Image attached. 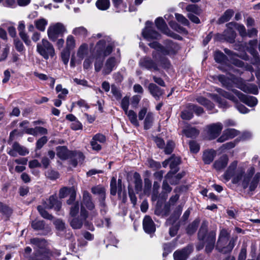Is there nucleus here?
Wrapping results in <instances>:
<instances>
[{
  "mask_svg": "<svg viewBox=\"0 0 260 260\" xmlns=\"http://www.w3.org/2000/svg\"><path fill=\"white\" fill-rule=\"evenodd\" d=\"M244 164L238 165V162L234 160L232 162L223 175V178L226 181L232 178V183L241 186L244 189L248 188L250 191L256 188L260 179V173H256L254 176L255 169L253 167L247 170Z\"/></svg>",
  "mask_w": 260,
  "mask_h": 260,
  "instance_id": "nucleus-1",
  "label": "nucleus"
},
{
  "mask_svg": "<svg viewBox=\"0 0 260 260\" xmlns=\"http://www.w3.org/2000/svg\"><path fill=\"white\" fill-rule=\"evenodd\" d=\"M219 81L222 83L223 86L230 89L232 87V83L236 85V86L246 93H249L253 94L258 93V89L256 85L253 84H246L244 81L240 78L232 77L230 79L226 78L224 75H219L218 76Z\"/></svg>",
  "mask_w": 260,
  "mask_h": 260,
  "instance_id": "nucleus-2",
  "label": "nucleus"
},
{
  "mask_svg": "<svg viewBox=\"0 0 260 260\" xmlns=\"http://www.w3.org/2000/svg\"><path fill=\"white\" fill-rule=\"evenodd\" d=\"M208 222L204 220L198 233V238L200 241L204 242L205 245L206 252H211L214 247L216 233L215 231L207 232Z\"/></svg>",
  "mask_w": 260,
  "mask_h": 260,
  "instance_id": "nucleus-3",
  "label": "nucleus"
},
{
  "mask_svg": "<svg viewBox=\"0 0 260 260\" xmlns=\"http://www.w3.org/2000/svg\"><path fill=\"white\" fill-rule=\"evenodd\" d=\"M230 233L225 229H222L219 235L216 249L220 252L226 253L231 252L235 245L236 238L229 240Z\"/></svg>",
  "mask_w": 260,
  "mask_h": 260,
  "instance_id": "nucleus-4",
  "label": "nucleus"
},
{
  "mask_svg": "<svg viewBox=\"0 0 260 260\" xmlns=\"http://www.w3.org/2000/svg\"><path fill=\"white\" fill-rule=\"evenodd\" d=\"M30 243L34 246L36 252L29 260H51L50 253L44 249L46 241L44 239L33 238L30 240Z\"/></svg>",
  "mask_w": 260,
  "mask_h": 260,
  "instance_id": "nucleus-5",
  "label": "nucleus"
},
{
  "mask_svg": "<svg viewBox=\"0 0 260 260\" xmlns=\"http://www.w3.org/2000/svg\"><path fill=\"white\" fill-rule=\"evenodd\" d=\"M37 51L46 60L49 58H53L55 55L53 45L46 39H43L37 44Z\"/></svg>",
  "mask_w": 260,
  "mask_h": 260,
  "instance_id": "nucleus-6",
  "label": "nucleus"
},
{
  "mask_svg": "<svg viewBox=\"0 0 260 260\" xmlns=\"http://www.w3.org/2000/svg\"><path fill=\"white\" fill-rule=\"evenodd\" d=\"M113 47L114 44L111 38L105 36L97 43L95 48L96 54L104 57L112 52Z\"/></svg>",
  "mask_w": 260,
  "mask_h": 260,
  "instance_id": "nucleus-7",
  "label": "nucleus"
},
{
  "mask_svg": "<svg viewBox=\"0 0 260 260\" xmlns=\"http://www.w3.org/2000/svg\"><path fill=\"white\" fill-rule=\"evenodd\" d=\"M150 47L154 48L156 51L163 55H172L175 54L179 49L178 46L171 41H168L165 47L160 46L157 42L149 44Z\"/></svg>",
  "mask_w": 260,
  "mask_h": 260,
  "instance_id": "nucleus-8",
  "label": "nucleus"
},
{
  "mask_svg": "<svg viewBox=\"0 0 260 260\" xmlns=\"http://www.w3.org/2000/svg\"><path fill=\"white\" fill-rule=\"evenodd\" d=\"M67 31L64 25L60 22L50 24L47 29V36L52 42H55L57 39L62 36Z\"/></svg>",
  "mask_w": 260,
  "mask_h": 260,
  "instance_id": "nucleus-9",
  "label": "nucleus"
},
{
  "mask_svg": "<svg viewBox=\"0 0 260 260\" xmlns=\"http://www.w3.org/2000/svg\"><path fill=\"white\" fill-rule=\"evenodd\" d=\"M85 207H86L90 210H92L94 208V205L91 200V196L87 191H84L83 192V202L81 207L80 215L84 219H86L88 215V213L85 210Z\"/></svg>",
  "mask_w": 260,
  "mask_h": 260,
  "instance_id": "nucleus-10",
  "label": "nucleus"
},
{
  "mask_svg": "<svg viewBox=\"0 0 260 260\" xmlns=\"http://www.w3.org/2000/svg\"><path fill=\"white\" fill-rule=\"evenodd\" d=\"M152 22L147 21L145 24V27L142 32L143 37L148 41L157 40L159 39L160 37L157 31L152 29Z\"/></svg>",
  "mask_w": 260,
  "mask_h": 260,
  "instance_id": "nucleus-11",
  "label": "nucleus"
},
{
  "mask_svg": "<svg viewBox=\"0 0 260 260\" xmlns=\"http://www.w3.org/2000/svg\"><path fill=\"white\" fill-rule=\"evenodd\" d=\"M120 62L119 57H110L107 59L102 70L104 75L110 74Z\"/></svg>",
  "mask_w": 260,
  "mask_h": 260,
  "instance_id": "nucleus-12",
  "label": "nucleus"
},
{
  "mask_svg": "<svg viewBox=\"0 0 260 260\" xmlns=\"http://www.w3.org/2000/svg\"><path fill=\"white\" fill-rule=\"evenodd\" d=\"M232 92L241 102L249 107H254L257 104V100L256 98L254 96L245 95L236 89H233Z\"/></svg>",
  "mask_w": 260,
  "mask_h": 260,
  "instance_id": "nucleus-13",
  "label": "nucleus"
},
{
  "mask_svg": "<svg viewBox=\"0 0 260 260\" xmlns=\"http://www.w3.org/2000/svg\"><path fill=\"white\" fill-rule=\"evenodd\" d=\"M222 128V124L220 122H217L208 125L207 126V130L209 138L210 139H214L217 138L220 134Z\"/></svg>",
  "mask_w": 260,
  "mask_h": 260,
  "instance_id": "nucleus-14",
  "label": "nucleus"
},
{
  "mask_svg": "<svg viewBox=\"0 0 260 260\" xmlns=\"http://www.w3.org/2000/svg\"><path fill=\"white\" fill-rule=\"evenodd\" d=\"M193 251V246L188 245L181 250L174 252L173 257L174 260H186Z\"/></svg>",
  "mask_w": 260,
  "mask_h": 260,
  "instance_id": "nucleus-15",
  "label": "nucleus"
},
{
  "mask_svg": "<svg viewBox=\"0 0 260 260\" xmlns=\"http://www.w3.org/2000/svg\"><path fill=\"white\" fill-rule=\"evenodd\" d=\"M106 141V137L102 134L98 133L93 136L90 144L93 150L100 151L102 149V146L99 143H104Z\"/></svg>",
  "mask_w": 260,
  "mask_h": 260,
  "instance_id": "nucleus-16",
  "label": "nucleus"
},
{
  "mask_svg": "<svg viewBox=\"0 0 260 260\" xmlns=\"http://www.w3.org/2000/svg\"><path fill=\"white\" fill-rule=\"evenodd\" d=\"M139 65L141 67L147 70H158V65L156 63L155 59L152 60L150 58L147 57L141 58L139 61Z\"/></svg>",
  "mask_w": 260,
  "mask_h": 260,
  "instance_id": "nucleus-17",
  "label": "nucleus"
},
{
  "mask_svg": "<svg viewBox=\"0 0 260 260\" xmlns=\"http://www.w3.org/2000/svg\"><path fill=\"white\" fill-rule=\"evenodd\" d=\"M160 53L158 52H153L152 53L153 58L155 59L156 63L158 65V70L160 68H169L170 66V63L168 59L165 57H161L160 55Z\"/></svg>",
  "mask_w": 260,
  "mask_h": 260,
  "instance_id": "nucleus-18",
  "label": "nucleus"
},
{
  "mask_svg": "<svg viewBox=\"0 0 260 260\" xmlns=\"http://www.w3.org/2000/svg\"><path fill=\"white\" fill-rule=\"evenodd\" d=\"M155 24L158 29L168 36L175 37L173 32H171L168 28L166 22L161 17L157 18L155 20Z\"/></svg>",
  "mask_w": 260,
  "mask_h": 260,
  "instance_id": "nucleus-19",
  "label": "nucleus"
},
{
  "mask_svg": "<svg viewBox=\"0 0 260 260\" xmlns=\"http://www.w3.org/2000/svg\"><path fill=\"white\" fill-rule=\"evenodd\" d=\"M61 203L57 200L56 197L54 196H51L49 199L47 200L44 203V207L45 209L54 208L56 210H59L61 208Z\"/></svg>",
  "mask_w": 260,
  "mask_h": 260,
  "instance_id": "nucleus-20",
  "label": "nucleus"
},
{
  "mask_svg": "<svg viewBox=\"0 0 260 260\" xmlns=\"http://www.w3.org/2000/svg\"><path fill=\"white\" fill-rule=\"evenodd\" d=\"M239 134V132L234 128H228L224 130L222 135L218 139V142H223L229 139H232Z\"/></svg>",
  "mask_w": 260,
  "mask_h": 260,
  "instance_id": "nucleus-21",
  "label": "nucleus"
},
{
  "mask_svg": "<svg viewBox=\"0 0 260 260\" xmlns=\"http://www.w3.org/2000/svg\"><path fill=\"white\" fill-rule=\"evenodd\" d=\"M143 226L145 232L150 234L155 231V226L154 222L149 216H145L143 221Z\"/></svg>",
  "mask_w": 260,
  "mask_h": 260,
  "instance_id": "nucleus-22",
  "label": "nucleus"
},
{
  "mask_svg": "<svg viewBox=\"0 0 260 260\" xmlns=\"http://www.w3.org/2000/svg\"><path fill=\"white\" fill-rule=\"evenodd\" d=\"M228 161L229 157L228 155H223L215 161L213 165V168L216 171H221L226 167Z\"/></svg>",
  "mask_w": 260,
  "mask_h": 260,
  "instance_id": "nucleus-23",
  "label": "nucleus"
},
{
  "mask_svg": "<svg viewBox=\"0 0 260 260\" xmlns=\"http://www.w3.org/2000/svg\"><path fill=\"white\" fill-rule=\"evenodd\" d=\"M227 29L223 32L224 39L230 43L234 42L236 34L234 30V27H229V23L226 24Z\"/></svg>",
  "mask_w": 260,
  "mask_h": 260,
  "instance_id": "nucleus-24",
  "label": "nucleus"
},
{
  "mask_svg": "<svg viewBox=\"0 0 260 260\" xmlns=\"http://www.w3.org/2000/svg\"><path fill=\"white\" fill-rule=\"evenodd\" d=\"M148 89L152 96L157 100L163 94L162 90L153 83L149 84Z\"/></svg>",
  "mask_w": 260,
  "mask_h": 260,
  "instance_id": "nucleus-25",
  "label": "nucleus"
},
{
  "mask_svg": "<svg viewBox=\"0 0 260 260\" xmlns=\"http://www.w3.org/2000/svg\"><path fill=\"white\" fill-rule=\"evenodd\" d=\"M216 152L213 150H206L204 152L203 159L206 164H210L214 159Z\"/></svg>",
  "mask_w": 260,
  "mask_h": 260,
  "instance_id": "nucleus-26",
  "label": "nucleus"
},
{
  "mask_svg": "<svg viewBox=\"0 0 260 260\" xmlns=\"http://www.w3.org/2000/svg\"><path fill=\"white\" fill-rule=\"evenodd\" d=\"M91 192L94 194L99 196L100 200L102 202L105 198V189L101 186H96L91 188Z\"/></svg>",
  "mask_w": 260,
  "mask_h": 260,
  "instance_id": "nucleus-27",
  "label": "nucleus"
},
{
  "mask_svg": "<svg viewBox=\"0 0 260 260\" xmlns=\"http://www.w3.org/2000/svg\"><path fill=\"white\" fill-rule=\"evenodd\" d=\"M229 27H234V28L237 29L240 36L242 37H246L247 35L246 28L243 25L240 24L235 22L229 23Z\"/></svg>",
  "mask_w": 260,
  "mask_h": 260,
  "instance_id": "nucleus-28",
  "label": "nucleus"
},
{
  "mask_svg": "<svg viewBox=\"0 0 260 260\" xmlns=\"http://www.w3.org/2000/svg\"><path fill=\"white\" fill-rule=\"evenodd\" d=\"M170 172H173V173H176L178 170V166L180 163V158L179 157L172 156L170 158Z\"/></svg>",
  "mask_w": 260,
  "mask_h": 260,
  "instance_id": "nucleus-29",
  "label": "nucleus"
},
{
  "mask_svg": "<svg viewBox=\"0 0 260 260\" xmlns=\"http://www.w3.org/2000/svg\"><path fill=\"white\" fill-rule=\"evenodd\" d=\"M173 174H175V173H173V172H169L166 176V179L168 180L171 184H177L178 183L180 179L184 176V173H179L175 175L174 177L176 178L175 180H172V178H173Z\"/></svg>",
  "mask_w": 260,
  "mask_h": 260,
  "instance_id": "nucleus-30",
  "label": "nucleus"
},
{
  "mask_svg": "<svg viewBox=\"0 0 260 260\" xmlns=\"http://www.w3.org/2000/svg\"><path fill=\"white\" fill-rule=\"evenodd\" d=\"M128 118V119L136 127L139 126V123L137 120V114L133 110H130L124 112Z\"/></svg>",
  "mask_w": 260,
  "mask_h": 260,
  "instance_id": "nucleus-31",
  "label": "nucleus"
},
{
  "mask_svg": "<svg viewBox=\"0 0 260 260\" xmlns=\"http://www.w3.org/2000/svg\"><path fill=\"white\" fill-rule=\"evenodd\" d=\"M154 121V115L152 112H148L144 120V127L145 129H149Z\"/></svg>",
  "mask_w": 260,
  "mask_h": 260,
  "instance_id": "nucleus-32",
  "label": "nucleus"
},
{
  "mask_svg": "<svg viewBox=\"0 0 260 260\" xmlns=\"http://www.w3.org/2000/svg\"><path fill=\"white\" fill-rule=\"evenodd\" d=\"M13 147L20 155L25 156L29 153V150L26 147L20 145L17 142L13 144Z\"/></svg>",
  "mask_w": 260,
  "mask_h": 260,
  "instance_id": "nucleus-33",
  "label": "nucleus"
},
{
  "mask_svg": "<svg viewBox=\"0 0 260 260\" xmlns=\"http://www.w3.org/2000/svg\"><path fill=\"white\" fill-rule=\"evenodd\" d=\"M47 24L48 21L44 18H41L35 21L36 27L41 31H45Z\"/></svg>",
  "mask_w": 260,
  "mask_h": 260,
  "instance_id": "nucleus-34",
  "label": "nucleus"
},
{
  "mask_svg": "<svg viewBox=\"0 0 260 260\" xmlns=\"http://www.w3.org/2000/svg\"><path fill=\"white\" fill-rule=\"evenodd\" d=\"M234 14V11L232 10L229 9L226 10L223 15L220 17L218 20V22L219 23H223L225 22L230 20L231 18Z\"/></svg>",
  "mask_w": 260,
  "mask_h": 260,
  "instance_id": "nucleus-35",
  "label": "nucleus"
},
{
  "mask_svg": "<svg viewBox=\"0 0 260 260\" xmlns=\"http://www.w3.org/2000/svg\"><path fill=\"white\" fill-rule=\"evenodd\" d=\"M72 33L76 36L85 37L88 34V31L83 26H80L75 28L73 30Z\"/></svg>",
  "mask_w": 260,
  "mask_h": 260,
  "instance_id": "nucleus-36",
  "label": "nucleus"
},
{
  "mask_svg": "<svg viewBox=\"0 0 260 260\" xmlns=\"http://www.w3.org/2000/svg\"><path fill=\"white\" fill-rule=\"evenodd\" d=\"M104 58L102 55L96 54L94 62V69L96 72H98L102 69L103 66Z\"/></svg>",
  "mask_w": 260,
  "mask_h": 260,
  "instance_id": "nucleus-37",
  "label": "nucleus"
},
{
  "mask_svg": "<svg viewBox=\"0 0 260 260\" xmlns=\"http://www.w3.org/2000/svg\"><path fill=\"white\" fill-rule=\"evenodd\" d=\"M135 179V186L136 191L138 192L142 190V180L140 175L138 173H135L134 175Z\"/></svg>",
  "mask_w": 260,
  "mask_h": 260,
  "instance_id": "nucleus-38",
  "label": "nucleus"
},
{
  "mask_svg": "<svg viewBox=\"0 0 260 260\" xmlns=\"http://www.w3.org/2000/svg\"><path fill=\"white\" fill-rule=\"evenodd\" d=\"M56 91L58 94V98L60 99L64 100L68 94V90L66 88H63L61 84H58L56 87Z\"/></svg>",
  "mask_w": 260,
  "mask_h": 260,
  "instance_id": "nucleus-39",
  "label": "nucleus"
},
{
  "mask_svg": "<svg viewBox=\"0 0 260 260\" xmlns=\"http://www.w3.org/2000/svg\"><path fill=\"white\" fill-rule=\"evenodd\" d=\"M197 101L200 104L206 107L207 108L210 110H211L214 107L213 104L204 97L199 96L197 98Z\"/></svg>",
  "mask_w": 260,
  "mask_h": 260,
  "instance_id": "nucleus-40",
  "label": "nucleus"
},
{
  "mask_svg": "<svg viewBox=\"0 0 260 260\" xmlns=\"http://www.w3.org/2000/svg\"><path fill=\"white\" fill-rule=\"evenodd\" d=\"M88 46L86 44H84L81 45L78 50L77 56L79 58V62L83 59L85 55L87 53Z\"/></svg>",
  "mask_w": 260,
  "mask_h": 260,
  "instance_id": "nucleus-41",
  "label": "nucleus"
},
{
  "mask_svg": "<svg viewBox=\"0 0 260 260\" xmlns=\"http://www.w3.org/2000/svg\"><path fill=\"white\" fill-rule=\"evenodd\" d=\"M57 155L61 159H66L69 155V151L66 147H59L57 149Z\"/></svg>",
  "mask_w": 260,
  "mask_h": 260,
  "instance_id": "nucleus-42",
  "label": "nucleus"
},
{
  "mask_svg": "<svg viewBox=\"0 0 260 260\" xmlns=\"http://www.w3.org/2000/svg\"><path fill=\"white\" fill-rule=\"evenodd\" d=\"M216 90L219 93V95H221V96L228 99H229L233 101L234 102H237L236 98L234 95H232L231 93L225 91L220 88H217Z\"/></svg>",
  "mask_w": 260,
  "mask_h": 260,
  "instance_id": "nucleus-43",
  "label": "nucleus"
},
{
  "mask_svg": "<svg viewBox=\"0 0 260 260\" xmlns=\"http://www.w3.org/2000/svg\"><path fill=\"white\" fill-rule=\"evenodd\" d=\"M200 223V220L195 219L191 224H190L187 228V232L188 234L191 235L193 234L197 230V228Z\"/></svg>",
  "mask_w": 260,
  "mask_h": 260,
  "instance_id": "nucleus-44",
  "label": "nucleus"
},
{
  "mask_svg": "<svg viewBox=\"0 0 260 260\" xmlns=\"http://www.w3.org/2000/svg\"><path fill=\"white\" fill-rule=\"evenodd\" d=\"M96 6L100 10H106L110 7V1L109 0H98Z\"/></svg>",
  "mask_w": 260,
  "mask_h": 260,
  "instance_id": "nucleus-45",
  "label": "nucleus"
},
{
  "mask_svg": "<svg viewBox=\"0 0 260 260\" xmlns=\"http://www.w3.org/2000/svg\"><path fill=\"white\" fill-rule=\"evenodd\" d=\"M183 132L186 137L190 138L196 137L199 134V131L193 127H187Z\"/></svg>",
  "mask_w": 260,
  "mask_h": 260,
  "instance_id": "nucleus-46",
  "label": "nucleus"
},
{
  "mask_svg": "<svg viewBox=\"0 0 260 260\" xmlns=\"http://www.w3.org/2000/svg\"><path fill=\"white\" fill-rule=\"evenodd\" d=\"M186 10L187 11L190 12L189 13H194L196 15H200L201 12V9L196 5L192 4L188 5Z\"/></svg>",
  "mask_w": 260,
  "mask_h": 260,
  "instance_id": "nucleus-47",
  "label": "nucleus"
},
{
  "mask_svg": "<svg viewBox=\"0 0 260 260\" xmlns=\"http://www.w3.org/2000/svg\"><path fill=\"white\" fill-rule=\"evenodd\" d=\"M81 219H79L77 218H74L71 221V225L72 227L75 229H80L83 224V221L85 219H83L82 217L80 215Z\"/></svg>",
  "mask_w": 260,
  "mask_h": 260,
  "instance_id": "nucleus-48",
  "label": "nucleus"
},
{
  "mask_svg": "<svg viewBox=\"0 0 260 260\" xmlns=\"http://www.w3.org/2000/svg\"><path fill=\"white\" fill-rule=\"evenodd\" d=\"M169 24L170 26L176 31L180 33H184L187 34L186 30L183 28V27L179 25L175 21H170L169 22Z\"/></svg>",
  "mask_w": 260,
  "mask_h": 260,
  "instance_id": "nucleus-49",
  "label": "nucleus"
},
{
  "mask_svg": "<svg viewBox=\"0 0 260 260\" xmlns=\"http://www.w3.org/2000/svg\"><path fill=\"white\" fill-rule=\"evenodd\" d=\"M76 45L75 40L73 36L69 35L67 37L66 40V47L68 50L73 49Z\"/></svg>",
  "mask_w": 260,
  "mask_h": 260,
  "instance_id": "nucleus-50",
  "label": "nucleus"
},
{
  "mask_svg": "<svg viewBox=\"0 0 260 260\" xmlns=\"http://www.w3.org/2000/svg\"><path fill=\"white\" fill-rule=\"evenodd\" d=\"M38 210L41 214V215L44 218L47 219H52L53 217L51 215L49 214L46 210L42 206H39L38 207Z\"/></svg>",
  "mask_w": 260,
  "mask_h": 260,
  "instance_id": "nucleus-51",
  "label": "nucleus"
},
{
  "mask_svg": "<svg viewBox=\"0 0 260 260\" xmlns=\"http://www.w3.org/2000/svg\"><path fill=\"white\" fill-rule=\"evenodd\" d=\"M129 105V98L128 96H124L121 100V107L124 112L128 110Z\"/></svg>",
  "mask_w": 260,
  "mask_h": 260,
  "instance_id": "nucleus-52",
  "label": "nucleus"
},
{
  "mask_svg": "<svg viewBox=\"0 0 260 260\" xmlns=\"http://www.w3.org/2000/svg\"><path fill=\"white\" fill-rule=\"evenodd\" d=\"M249 52L253 57L254 60L252 61V63L256 65H259L260 60L257 52L252 48L249 50Z\"/></svg>",
  "mask_w": 260,
  "mask_h": 260,
  "instance_id": "nucleus-53",
  "label": "nucleus"
},
{
  "mask_svg": "<svg viewBox=\"0 0 260 260\" xmlns=\"http://www.w3.org/2000/svg\"><path fill=\"white\" fill-rule=\"evenodd\" d=\"M175 17L176 20L182 24L188 26L189 24L188 20L182 14L178 13L175 14Z\"/></svg>",
  "mask_w": 260,
  "mask_h": 260,
  "instance_id": "nucleus-54",
  "label": "nucleus"
},
{
  "mask_svg": "<svg viewBox=\"0 0 260 260\" xmlns=\"http://www.w3.org/2000/svg\"><path fill=\"white\" fill-rule=\"evenodd\" d=\"M43 221L34 220L31 223L32 228L36 230H42L44 228Z\"/></svg>",
  "mask_w": 260,
  "mask_h": 260,
  "instance_id": "nucleus-55",
  "label": "nucleus"
},
{
  "mask_svg": "<svg viewBox=\"0 0 260 260\" xmlns=\"http://www.w3.org/2000/svg\"><path fill=\"white\" fill-rule=\"evenodd\" d=\"M110 192L111 194L114 196L117 192L116 179L115 177H113L110 183Z\"/></svg>",
  "mask_w": 260,
  "mask_h": 260,
  "instance_id": "nucleus-56",
  "label": "nucleus"
},
{
  "mask_svg": "<svg viewBox=\"0 0 260 260\" xmlns=\"http://www.w3.org/2000/svg\"><path fill=\"white\" fill-rule=\"evenodd\" d=\"M189 145L190 151L191 152L196 153L199 151L200 147L198 144L196 142L193 141H190L189 143Z\"/></svg>",
  "mask_w": 260,
  "mask_h": 260,
  "instance_id": "nucleus-57",
  "label": "nucleus"
},
{
  "mask_svg": "<svg viewBox=\"0 0 260 260\" xmlns=\"http://www.w3.org/2000/svg\"><path fill=\"white\" fill-rule=\"evenodd\" d=\"M225 58V55L220 51H216L215 53L214 59L216 62H222Z\"/></svg>",
  "mask_w": 260,
  "mask_h": 260,
  "instance_id": "nucleus-58",
  "label": "nucleus"
},
{
  "mask_svg": "<svg viewBox=\"0 0 260 260\" xmlns=\"http://www.w3.org/2000/svg\"><path fill=\"white\" fill-rule=\"evenodd\" d=\"M70 55L69 50H63L61 53V59L65 64H67L69 62Z\"/></svg>",
  "mask_w": 260,
  "mask_h": 260,
  "instance_id": "nucleus-59",
  "label": "nucleus"
},
{
  "mask_svg": "<svg viewBox=\"0 0 260 260\" xmlns=\"http://www.w3.org/2000/svg\"><path fill=\"white\" fill-rule=\"evenodd\" d=\"M48 141L47 138L45 136L42 137L39 139L37 142L36 147L37 149H41Z\"/></svg>",
  "mask_w": 260,
  "mask_h": 260,
  "instance_id": "nucleus-60",
  "label": "nucleus"
},
{
  "mask_svg": "<svg viewBox=\"0 0 260 260\" xmlns=\"http://www.w3.org/2000/svg\"><path fill=\"white\" fill-rule=\"evenodd\" d=\"M79 205L78 203L74 204L71 208L70 215L73 217L76 216L79 212Z\"/></svg>",
  "mask_w": 260,
  "mask_h": 260,
  "instance_id": "nucleus-61",
  "label": "nucleus"
},
{
  "mask_svg": "<svg viewBox=\"0 0 260 260\" xmlns=\"http://www.w3.org/2000/svg\"><path fill=\"white\" fill-rule=\"evenodd\" d=\"M181 116L183 119L189 120L192 117L193 115L192 112L185 110L182 111Z\"/></svg>",
  "mask_w": 260,
  "mask_h": 260,
  "instance_id": "nucleus-62",
  "label": "nucleus"
},
{
  "mask_svg": "<svg viewBox=\"0 0 260 260\" xmlns=\"http://www.w3.org/2000/svg\"><path fill=\"white\" fill-rule=\"evenodd\" d=\"M174 147V143L172 141H169L165 148V152L166 154H170Z\"/></svg>",
  "mask_w": 260,
  "mask_h": 260,
  "instance_id": "nucleus-63",
  "label": "nucleus"
},
{
  "mask_svg": "<svg viewBox=\"0 0 260 260\" xmlns=\"http://www.w3.org/2000/svg\"><path fill=\"white\" fill-rule=\"evenodd\" d=\"M189 109L193 111L198 115H200L203 112V109L202 108L193 104L189 105Z\"/></svg>",
  "mask_w": 260,
  "mask_h": 260,
  "instance_id": "nucleus-64",
  "label": "nucleus"
}]
</instances>
